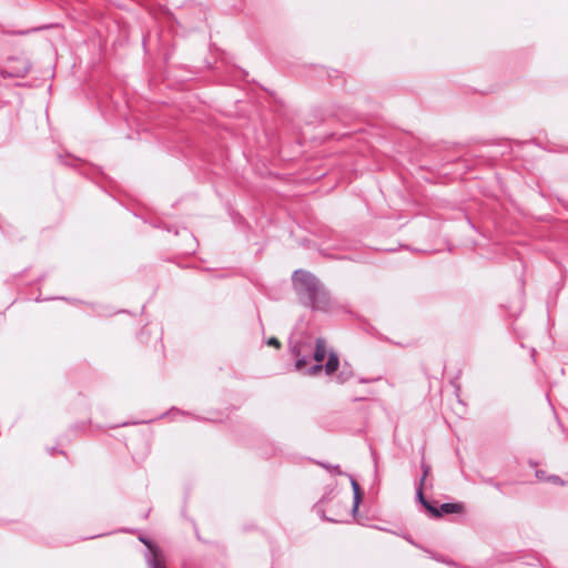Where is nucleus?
<instances>
[{
	"mask_svg": "<svg viewBox=\"0 0 568 568\" xmlns=\"http://www.w3.org/2000/svg\"><path fill=\"white\" fill-rule=\"evenodd\" d=\"M349 477V480H351V486H352V489H353V507H352V510H351V515L353 516V518H356V515L358 513V508H359V505L363 500V491H362V488L358 484V481L352 476V475H348Z\"/></svg>",
	"mask_w": 568,
	"mask_h": 568,
	"instance_id": "nucleus-7",
	"label": "nucleus"
},
{
	"mask_svg": "<svg viewBox=\"0 0 568 568\" xmlns=\"http://www.w3.org/2000/svg\"><path fill=\"white\" fill-rule=\"evenodd\" d=\"M94 312L98 314V315H108L109 313L105 311L104 307L102 306H98V307H94Z\"/></svg>",
	"mask_w": 568,
	"mask_h": 568,
	"instance_id": "nucleus-18",
	"label": "nucleus"
},
{
	"mask_svg": "<svg viewBox=\"0 0 568 568\" xmlns=\"http://www.w3.org/2000/svg\"><path fill=\"white\" fill-rule=\"evenodd\" d=\"M468 224H469L473 229H475V226H474V224L471 223V221H470V220H468Z\"/></svg>",
	"mask_w": 568,
	"mask_h": 568,
	"instance_id": "nucleus-21",
	"label": "nucleus"
},
{
	"mask_svg": "<svg viewBox=\"0 0 568 568\" xmlns=\"http://www.w3.org/2000/svg\"><path fill=\"white\" fill-rule=\"evenodd\" d=\"M266 344H267L268 346H272V347H275V348H280V347H281V343H280V341H278L276 337H274V336L270 337V338L266 341Z\"/></svg>",
	"mask_w": 568,
	"mask_h": 568,
	"instance_id": "nucleus-16",
	"label": "nucleus"
},
{
	"mask_svg": "<svg viewBox=\"0 0 568 568\" xmlns=\"http://www.w3.org/2000/svg\"><path fill=\"white\" fill-rule=\"evenodd\" d=\"M339 366V358L338 355L335 352H329L328 359L326 364L323 366V369L325 371L326 375H333Z\"/></svg>",
	"mask_w": 568,
	"mask_h": 568,
	"instance_id": "nucleus-9",
	"label": "nucleus"
},
{
	"mask_svg": "<svg viewBox=\"0 0 568 568\" xmlns=\"http://www.w3.org/2000/svg\"><path fill=\"white\" fill-rule=\"evenodd\" d=\"M292 282L303 306L314 312H328L332 308L329 292L314 274L296 270L292 275Z\"/></svg>",
	"mask_w": 568,
	"mask_h": 568,
	"instance_id": "nucleus-1",
	"label": "nucleus"
},
{
	"mask_svg": "<svg viewBox=\"0 0 568 568\" xmlns=\"http://www.w3.org/2000/svg\"><path fill=\"white\" fill-rule=\"evenodd\" d=\"M139 540L145 545L146 549L145 551H151V550H159L161 549L155 542H153L151 539H149L148 537H144V536H140L139 537Z\"/></svg>",
	"mask_w": 568,
	"mask_h": 568,
	"instance_id": "nucleus-11",
	"label": "nucleus"
},
{
	"mask_svg": "<svg viewBox=\"0 0 568 568\" xmlns=\"http://www.w3.org/2000/svg\"><path fill=\"white\" fill-rule=\"evenodd\" d=\"M419 504L435 518L449 514H459L464 510L462 503H444L439 507H436L425 498V501Z\"/></svg>",
	"mask_w": 568,
	"mask_h": 568,
	"instance_id": "nucleus-4",
	"label": "nucleus"
},
{
	"mask_svg": "<svg viewBox=\"0 0 568 568\" xmlns=\"http://www.w3.org/2000/svg\"><path fill=\"white\" fill-rule=\"evenodd\" d=\"M85 425H87L85 423H81V424L74 425L72 428H74V429H84Z\"/></svg>",
	"mask_w": 568,
	"mask_h": 568,
	"instance_id": "nucleus-19",
	"label": "nucleus"
},
{
	"mask_svg": "<svg viewBox=\"0 0 568 568\" xmlns=\"http://www.w3.org/2000/svg\"><path fill=\"white\" fill-rule=\"evenodd\" d=\"M536 477L539 479V480H547V475H546V471L545 470H541V469H538L536 470Z\"/></svg>",
	"mask_w": 568,
	"mask_h": 568,
	"instance_id": "nucleus-17",
	"label": "nucleus"
},
{
	"mask_svg": "<svg viewBox=\"0 0 568 568\" xmlns=\"http://www.w3.org/2000/svg\"><path fill=\"white\" fill-rule=\"evenodd\" d=\"M333 499V489L325 493L322 498L318 500V503L314 506V509L318 516L323 520L331 521V523H347V517L349 516L348 509L346 505H342L338 509V511L335 514V516L328 517L326 516V510L324 508V505Z\"/></svg>",
	"mask_w": 568,
	"mask_h": 568,
	"instance_id": "nucleus-3",
	"label": "nucleus"
},
{
	"mask_svg": "<svg viewBox=\"0 0 568 568\" xmlns=\"http://www.w3.org/2000/svg\"><path fill=\"white\" fill-rule=\"evenodd\" d=\"M194 419H196V420H202V418H201V417H199V416H194Z\"/></svg>",
	"mask_w": 568,
	"mask_h": 568,
	"instance_id": "nucleus-22",
	"label": "nucleus"
},
{
	"mask_svg": "<svg viewBox=\"0 0 568 568\" xmlns=\"http://www.w3.org/2000/svg\"><path fill=\"white\" fill-rule=\"evenodd\" d=\"M144 559L148 568H168L162 549L144 551Z\"/></svg>",
	"mask_w": 568,
	"mask_h": 568,
	"instance_id": "nucleus-5",
	"label": "nucleus"
},
{
	"mask_svg": "<svg viewBox=\"0 0 568 568\" xmlns=\"http://www.w3.org/2000/svg\"><path fill=\"white\" fill-rule=\"evenodd\" d=\"M353 375V372L346 365L342 368V371L337 374L336 379L338 383L343 384L347 382Z\"/></svg>",
	"mask_w": 568,
	"mask_h": 568,
	"instance_id": "nucleus-10",
	"label": "nucleus"
},
{
	"mask_svg": "<svg viewBox=\"0 0 568 568\" xmlns=\"http://www.w3.org/2000/svg\"><path fill=\"white\" fill-rule=\"evenodd\" d=\"M420 468L423 470L422 477L416 481V500L417 503H424L425 501V495H424V486L427 476L429 475L432 468L426 463H422Z\"/></svg>",
	"mask_w": 568,
	"mask_h": 568,
	"instance_id": "nucleus-8",
	"label": "nucleus"
},
{
	"mask_svg": "<svg viewBox=\"0 0 568 568\" xmlns=\"http://www.w3.org/2000/svg\"><path fill=\"white\" fill-rule=\"evenodd\" d=\"M18 67H8L1 73L3 78H23L26 77L30 69L31 64L28 61H18Z\"/></svg>",
	"mask_w": 568,
	"mask_h": 568,
	"instance_id": "nucleus-6",
	"label": "nucleus"
},
{
	"mask_svg": "<svg viewBox=\"0 0 568 568\" xmlns=\"http://www.w3.org/2000/svg\"><path fill=\"white\" fill-rule=\"evenodd\" d=\"M547 480L555 484V485H558V486H565L566 485V481L564 479H561L559 476L557 475H550L547 477Z\"/></svg>",
	"mask_w": 568,
	"mask_h": 568,
	"instance_id": "nucleus-14",
	"label": "nucleus"
},
{
	"mask_svg": "<svg viewBox=\"0 0 568 568\" xmlns=\"http://www.w3.org/2000/svg\"><path fill=\"white\" fill-rule=\"evenodd\" d=\"M483 481L488 484V485H491L497 490H501V484L498 483V481H495L493 478H484Z\"/></svg>",
	"mask_w": 568,
	"mask_h": 568,
	"instance_id": "nucleus-15",
	"label": "nucleus"
},
{
	"mask_svg": "<svg viewBox=\"0 0 568 568\" xmlns=\"http://www.w3.org/2000/svg\"><path fill=\"white\" fill-rule=\"evenodd\" d=\"M55 450H57V449H55V447H52V448L49 450V454H50V455H53V453H54Z\"/></svg>",
	"mask_w": 568,
	"mask_h": 568,
	"instance_id": "nucleus-20",
	"label": "nucleus"
},
{
	"mask_svg": "<svg viewBox=\"0 0 568 568\" xmlns=\"http://www.w3.org/2000/svg\"><path fill=\"white\" fill-rule=\"evenodd\" d=\"M101 535H95V536H92L91 538H99Z\"/></svg>",
	"mask_w": 568,
	"mask_h": 568,
	"instance_id": "nucleus-23",
	"label": "nucleus"
},
{
	"mask_svg": "<svg viewBox=\"0 0 568 568\" xmlns=\"http://www.w3.org/2000/svg\"><path fill=\"white\" fill-rule=\"evenodd\" d=\"M290 351L295 358L296 371H303L308 365V363H311L312 355L316 363L311 365L304 372V374L308 376H316L323 371L322 362L327 355L326 341L324 338H316L314 351L310 342H297L295 344L291 343Z\"/></svg>",
	"mask_w": 568,
	"mask_h": 568,
	"instance_id": "nucleus-2",
	"label": "nucleus"
},
{
	"mask_svg": "<svg viewBox=\"0 0 568 568\" xmlns=\"http://www.w3.org/2000/svg\"><path fill=\"white\" fill-rule=\"evenodd\" d=\"M173 414H179V415H190V413L185 412V410H181L179 408H175V407H172L170 410L163 413L160 417L163 418L165 416H170V415H173Z\"/></svg>",
	"mask_w": 568,
	"mask_h": 568,
	"instance_id": "nucleus-13",
	"label": "nucleus"
},
{
	"mask_svg": "<svg viewBox=\"0 0 568 568\" xmlns=\"http://www.w3.org/2000/svg\"><path fill=\"white\" fill-rule=\"evenodd\" d=\"M322 467L326 468L327 470H329L331 473H334L336 475H343L344 473L341 470L339 466L338 465H329V464H324V463H321L320 464Z\"/></svg>",
	"mask_w": 568,
	"mask_h": 568,
	"instance_id": "nucleus-12",
	"label": "nucleus"
}]
</instances>
